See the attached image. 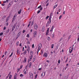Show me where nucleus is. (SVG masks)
Listing matches in <instances>:
<instances>
[{
    "mask_svg": "<svg viewBox=\"0 0 79 79\" xmlns=\"http://www.w3.org/2000/svg\"><path fill=\"white\" fill-rule=\"evenodd\" d=\"M20 77H23L24 76V75L22 74H21L20 75Z\"/></svg>",
    "mask_w": 79,
    "mask_h": 79,
    "instance_id": "25",
    "label": "nucleus"
},
{
    "mask_svg": "<svg viewBox=\"0 0 79 79\" xmlns=\"http://www.w3.org/2000/svg\"><path fill=\"white\" fill-rule=\"evenodd\" d=\"M58 11L59 12H60V11H61V9H59L58 10Z\"/></svg>",
    "mask_w": 79,
    "mask_h": 79,
    "instance_id": "64",
    "label": "nucleus"
},
{
    "mask_svg": "<svg viewBox=\"0 0 79 79\" xmlns=\"http://www.w3.org/2000/svg\"><path fill=\"white\" fill-rule=\"evenodd\" d=\"M53 66H51V69H53Z\"/></svg>",
    "mask_w": 79,
    "mask_h": 79,
    "instance_id": "63",
    "label": "nucleus"
},
{
    "mask_svg": "<svg viewBox=\"0 0 79 79\" xmlns=\"http://www.w3.org/2000/svg\"><path fill=\"white\" fill-rule=\"evenodd\" d=\"M31 64H32V63L30 62L29 64V68H30L31 67Z\"/></svg>",
    "mask_w": 79,
    "mask_h": 79,
    "instance_id": "12",
    "label": "nucleus"
},
{
    "mask_svg": "<svg viewBox=\"0 0 79 79\" xmlns=\"http://www.w3.org/2000/svg\"><path fill=\"white\" fill-rule=\"evenodd\" d=\"M62 18V15H60L59 17V19H61V18Z\"/></svg>",
    "mask_w": 79,
    "mask_h": 79,
    "instance_id": "42",
    "label": "nucleus"
},
{
    "mask_svg": "<svg viewBox=\"0 0 79 79\" xmlns=\"http://www.w3.org/2000/svg\"><path fill=\"white\" fill-rule=\"evenodd\" d=\"M10 7V5H8V7H7V9H8Z\"/></svg>",
    "mask_w": 79,
    "mask_h": 79,
    "instance_id": "44",
    "label": "nucleus"
},
{
    "mask_svg": "<svg viewBox=\"0 0 79 79\" xmlns=\"http://www.w3.org/2000/svg\"><path fill=\"white\" fill-rule=\"evenodd\" d=\"M39 46L40 48V47H42V44H39Z\"/></svg>",
    "mask_w": 79,
    "mask_h": 79,
    "instance_id": "26",
    "label": "nucleus"
},
{
    "mask_svg": "<svg viewBox=\"0 0 79 79\" xmlns=\"http://www.w3.org/2000/svg\"><path fill=\"white\" fill-rule=\"evenodd\" d=\"M9 31H10V29H8V30H7L6 31V34H8V32H9Z\"/></svg>",
    "mask_w": 79,
    "mask_h": 79,
    "instance_id": "16",
    "label": "nucleus"
},
{
    "mask_svg": "<svg viewBox=\"0 0 79 79\" xmlns=\"http://www.w3.org/2000/svg\"><path fill=\"white\" fill-rule=\"evenodd\" d=\"M53 47H54V44H52L51 45V48H53Z\"/></svg>",
    "mask_w": 79,
    "mask_h": 79,
    "instance_id": "21",
    "label": "nucleus"
},
{
    "mask_svg": "<svg viewBox=\"0 0 79 79\" xmlns=\"http://www.w3.org/2000/svg\"><path fill=\"white\" fill-rule=\"evenodd\" d=\"M18 44H19V41H18L17 42V43H16V44L17 45H18Z\"/></svg>",
    "mask_w": 79,
    "mask_h": 79,
    "instance_id": "62",
    "label": "nucleus"
},
{
    "mask_svg": "<svg viewBox=\"0 0 79 79\" xmlns=\"http://www.w3.org/2000/svg\"><path fill=\"white\" fill-rule=\"evenodd\" d=\"M37 27H38V25L37 24H35L34 26V29L36 30H37Z\"/></svg>",
    "mask_w": 79,
    "mask_h": 79,
    "instance_id": "5",
    "label": "nucleus"
},
{
    "mask_svg": "<svg viewBox=\"0 0 79 79\" xmlns=\"http://www.w3.org/2000/svg\"><path fill=\"white\" fill-rule=\"evenodd\" d=\"M10 17V16H9L6 19H7V20H9Z\"/></svg>",
    "mask_w": 79,
    "mask_h": 79,
    "instance_id": "22",
    "label": "nucleus"
},
{
    "mask_svg": "<svg viewBox=\"0 0 79 79\" xmlns=\"http://www.w3.org/2000/svg\"><path fill=\"white\" fill-rule=\"evenodd\" d=\"M27 37L28 38H29V34H27Z\"/></svg>",
    "mask_w": 79,
    "mask_h": 79,
    "instance_id": "40",
    "label": "nucleus"
},
{
    "mask_svg": "<svg viewBox=\"0 0 79 79\" xmlns=\"http://www.w3.org/2000/svg\"><path fill=\"white\" fill-rule=\"evenodd\" d=\"M3 33L1 32L0 33V35L1 36V35H3Z\"/></svg>",
    "mask_w": 79,
    "mask_h": 79,
    "instance_id": "31",
    "label": "nucleus"
},
{
    "mask_svg": "<svg viewBox=\"0 0 79 79\" xmlns=\"http://www.w3.org/2000/svg\"><path fill=\"white\" fill-rule=\"evenodd\" d=\"M18 74H17L15 73V75L14 76H15V77H16V76H17Z\"/></svg>",
    "mask_w": 79,
    "mask_h": 79,
    "instance_id": "55",
    "label": "nucleus"
},
{
    "mask_svg": "<svg viewBox=\"0 0 79 79\" xmlns=\"http://www.w3.org/2000/svg\"><path fill=\"white\" fill-rule=\"evenodd\" d=\"M71 35H70L69 36V38H68L69 40V39H71Z\"/></svg>",
    "mask_w": 79,
    "mask_h": 79,
    "instance_id": "52",
    "label": "nucleus"
},
{
    "mask_svg": "<svg viewBox=\"0 0 79 79\" xmlns=\"http://www.w3.org/2000/svg\"><path fill=\"white\" fill-rule=\"evenodd\" d=\"M27 44H30V42H29V40H27Z\"/></svg>",
    "mask_w": 79,
    "mask_h": 79,
    "instance_id": "23",
    "label": "nucleus"
},
{
    "mask_svg": "<svg viewBox=\"0 0 79 79\" xmlns=\"http://www.w3.org/2000/svg\"><path fill=\"white\" fill-rule=\"evenodd\" d=\"M72 48H71V47H70L69 48V52H70V51H71V49Z\"/></svg>",
    "mask_w": 79,
    "mask_h": 79,
    "instance_id": "46",
    "label": "nucleus"
},
{
    "mask_svg": "<svg viewBox=\"0 0 79 79\" xmlns=\"http://www.w3.org/2000/svg\"><path fill=\"white\" fill-rule=\"evenodd\" d=\"M27 49L28 50H30V48L29 47V46H28V47L27 48Z\"/></svg>",
    "mask_w": 79,
    "mask_h": 79,
    "instance_id": "34",
    "label": "nucleus"
},
{
    "mask_svg": "<svg viewBox=\"0 0 79 79\" xmlns=\"http://www.w3.org/2000/svg\"><path fill=\"white\" fill-rule=\"evenodd\" d=\"M20 10L18 12V14H21V11H22V9H20Z\"/></svg>",
    "mask_w": 79,
    "mask_h": 79,
    "instance_id": "10",
    "label": "nucleus"
},
{
    "mask_svg": "<svg viewBox=\"0 0 79 79\" xmlns=\"http://www.w3.org/2000/svg\"><path fill=\"white\" fill-rule=\"evenodd\" d=\"M65 69V68L64 67L63 68V69H62V72H64V70Z\"/></svg>",
    "mask_w": 79,
    "mask_h": 79,
    "instance_id": "48",
    "label": "nucleus"
},
{
    "mask_svg": "<svg viewBox=\"0 0 79 79\" xmlns=\"http://www.w3.org/2000/svg\"><path fill=\"white\" fill-rule=\"evenodd\" d=\"M73 47L71 49V51H70V52H69L70 53H71L72 52H73Z\"/></svg>",
    "mask_w": 79,
    "mask_h": 79,
    "instance_id": "18",
    "label": "nucleus"
},
{
    "mask_svg": "<svg viewBox=\"0 0 79 79\" xmlns=\"http://www.w3.org/2000/svg\"><path fill=\"white\" fill-rule=\"evenodd\" d=\"M37 76H38V75L36 74L35 76V79H37Z\"/></svg>",
    "mask_w": 79,
    "mask_h": 79,
    "instance_id": "20",
    "label": "nucleus"
},
{
    "mask_svg": "<svg viewBox=\"0 0 79 79\" xmlns=\"http://www.w3.org/2000/svg\"><path fill=\"white\" fill-rule=\"evenodd\" d=\"M63 40V38H61L59 40V42H61Z\"/></svg>",
    "mask_w": 79,
    "mask_h": 79,
    "instance_id": "35",
    "label": "nucleus"
},
{
    "mask_svg": "<svg viewBox=\"0 0 79 79\" xmlns=\"http://www.w3.org/2000/svg\"><path fill=\"white\" fill-rule=\"evenodd\" d=\"M45 76V72L41 73V77H44Z\"/></svg>",
    "mask_w": 79,
    "mask_h": 79,
    "instance_id": "2",
    "label": "nucleus"
},
{
    "mask_svg": "<svg viewBox=\"0 0 79 79\" xmlns=\"http://www.w3.org/2000/svg\"><path fill=\"white\" fill-rule=\"evenodd\" d=\"M15 27H16V24H14L13 25V27H12V31H13V30H14V29H15Z\"/></svg>",
    "mask_w": 79,
    "mask_h": 79,
    "instance_id": "7",
    "label": "nucleus"
},
{
    "mask_svg": "<svg viewBox=\"0 0 79 79\" xmlns=\"http://www.w3.org/2000/svg\"><path fill=\"white\" fill-rule=\"evenodd\" d=\"M42 9H43V8H42V7H41L40 8V10L41 11H42Z\"/></svg>",
    "mask_w": 79,
    "mask_h": 79,
    "instance_id": "59",
    "label": "nucleus"
},
{
    "mask_svg": "<svg viewBox=\"0 0 79 79\" xmlns=\"http://www.w3.org/2000/svg\"><path fill=\"white\" fill-rule=\"evenodd\" d=\"M33 73H31V74L30 75V78H32V79H33Z\"/></svg>",
    "mask_w": 79,
    "mask_h": 79,
    "instance_id": "9",
    "label": "nucleus"
},
{
    "mask_svg": "<svg viewBox=\"0 0 79 79\" xmlns=\"http://www.w3.org/2000/svg\"><path fill=\"white\" fill-rule=\"evenodd\" d=\"M41 7H42V6L41 5H40V6H38V7L37 8L38 9H39V8H40Z\"/></svg>",
    "mask_w": 79,
    "mask_h": 79,
    "instance_id": "30",
    "label": "nucleus"
},
{
    "mask_svg": "<svg viewBox=\"0 0 79 79\" xmlns=\"http://www.w3.org/2000/svg\"><path fill=\"white\" fill-rule=\"evenodd\" d=\"M58 63L59 64L60 63V60H59L58 61Z\"/></svg>",
    "mask_w": 79,
    "mask_h": 79,
    "instance_id": "37",
    "label": "nucleus"
},
{
    "mask_svg": "<svg viewBox=\"0 0 79 79\" xmlns=\"http://www.w3.org/2000/svg\"><path fill=\"white\" fill-rule=\"evenodd\" d=\"M27 52L26 51V50H25V51L23 52V54H24V55H25L26 54Z\"/></svg>",
    "mask_w": 79,
    "mask_h": 79,
    "instance_id": "14",
    "label": "nucleus"
},
{
    "mask_svg": "<svg viewBox=\"0 0 79 79\" xmlns=\"http://www.w3.org/2000/svg\"><path fill=\"white\" fill-rule=\"evenodd\" d=\"M48 66V65L47 64H44V67H45V68H46V66Z\"/></svg>",
    "mask_w": 79,
    "mask_h": 79,
    "instance_id": "32",
    "label": "nucleus"
},
{
    "mask_svg": "<svg viewBox=\"0 0 79 79\" xmlns=\"http://www.w3.org/2000/svg\"><path fill=\"white\" fill-rule=\"evenodd\" d=\"M47 40H50V37H48V38H47Z\"/></svg>",
    "mask_w": 79,
    "mask_h": 79,
    "instance_id": "38",
    "label": "nucleus"
},
{
    "mask_svg": "<svg viewBox=\"0 0 79 79\" xmlns=\"http://www.w3.org/2000/svg\"><path fill=\"white\" fill-rule=\"evenodd\" d=\"M5 29H6V27L5 26L3 28V30L5 31Z\"/></svg>",
    "mask_w": 79,
    "mask_h": 79,
    "instance_id": "51",
    "label": "nucleus"
},
{
    "mask_svg": "<svg viewBox=\"0 0 79 79\" xmlns=\"http://www.w3.org/2000/svg\"><path fill=\"white\" fill-rule=\"evenodd\" d=\"M17 54H18V55H19V50L18 49H17Z\"/></svg>",
    "mask_w": 79,
    "mask_h": 79,
    "instance_id": "13",
    "label": "nucleus"
},
{
    "mask_svg": "<svg viewBox=\"0 0 79 79\" xmlns=\"http://www.w3.org/2000/svg\"><path fill=\"white\" fill-rule=\"evenodd\" d=\"M34 47V44H33L32 45V48H33Z\"/></svg>",
    "mask_w": 79,
    "mask_h": 79,
    "instance_id": "45",
    "label": "nucleus"
},
{
    "mask_svg": "<svg viewBox=\"0 0 79 79\" xmlns=\"http://www.w3.org/2000/svg\"><path fill=\"white\" fill-rule=\"evenodd\" d=\"M79 35H78L77 39V42H79Z\"/></svg>",
    "mask_w": 79,
    "mask_h": 79,
    "instance_id": "19",
    "label": "nucleus"
},
{
    "mask_svg": "<svg viewBox=\"0 0 79 79\" xmlns=\"http://www.w3.org/2000/svg\"><path fill=\"white\" fill-rule=\"evenodd\" d=\"M25 70H26V69H24V70L23 71V73H24V74H26V71H25Z\"/></svg>",
    "mask_w": 79,
    "mask_h": 79,
    "instance_id": "15",
    "label": "nucleus"
},
{
    "mask_svg": "<svg viewBox=\"0 0 79 79\" xmlns=\"http://www.w3.org/2000/svg\"><path fill=\"white\" fill-rule=\"evenodd\" d=\"M27 60V59L26 57H25L24 59V61L25 63H26V62Z\"/></svg>",
    "mask_w": 79,
    "mask_h": 79,
    "instance_id": "24",
    "label": "nucleus"
},
{
    "mask_svg": "<svg viewBox=\"0 0 79 79\" xmlns=\"http://www.w3.org/2000/svg\"><path fill=\"white\" fill-rule=\"evenodd\" d=\"M40 10H39L37 12V14H39V13H40Z\"/></svg>",
    "mask_w": 79,
    "mask_h": 79,
    "instance_id": "36",
    "label": "nucleus"
},
{
    "mask_svg": "<svg viewBox=\"0 0 79 79\" xmlns=\"http://www.w3.org/2000/svg\"><path fill=\"white\" fill-rule=\"evenodd\" d=\"M30 61H31V59H32V57L31 56H30Z\"/></svg>",
    "mask_w": 79,
    "mask_h": 79,
    "instance_id": "41",
    "label": "nucleus"
},
{
    "mask_svg": "<svg viewBox=\"0 0 79 79\" xmlns=\"http://www.w3.org/2000/svg\"><path fill=\"white\" fill-rule=\"evenodd\" d=\"M51 19H52V17L51 16H50L49 17V21L51 20Z\"/></svg>",
    "mask_w": 79,
    "mask_h": 79,
    "instance_id": "27",
    "label": "nucleus"
},
{
    "mask_svg": "<svg viewBox=\"0 0 79 79\" xmlns=\"http://www.w3.org/2000/svg\"><path fill=\"white\" fill-rule=\"evenodd\" d=\"M43 56L46 57H47V56H48V54H47V53L46 52H44L43 55Z\"/></svg>",
    "mask_w": 79,
    "mask_h": 79,
    "instance_id": "3",
    "label": "nucleus"
},
{
    "mask_svg": "<svg viewBox=\"0 0 79 79\" xmlns=\"http://www.w3.org/2000/svg\"><path fill=\"white\" fill-rule=\"evenodd\" d=\"M54 36H55V34H52V37H53H53H54Z\"/></svg>",
    "mask_w": 79,
    "mask_h": 79,
    "instance_id": "39",
    "label": "nucleus"
},
{
    "mask_svg": "<svg viewBox=\"0 0 79 79\" xmlns=\"http://www.w3.org/2000/svg\"><path fill=\"white\" fill-rule=\"evenodd\" d=\"M45 30V26H43L42 28L41 31L42 32H44Z\"/></svg>",
    "mask_w": 79,
    "mask_h": 79,
    "instance_id": "8",
    "label": "nucleus"
},
{
    "mask_svg": "<svg viewBox=\"0 0 79 79\" xmlns=\"http://www.w3.org/2000/svg\"><path fill=\"white\" fill-rule=\"evenodd\" d=\"M41 55H42L44 53V51H41Z\"/></svg>",
    "mask_w": 79,
    "mask_h": 79,
    "instance_id": "60",
    "label": "nucleus"
},
{
    "mask_svg": "<svg viewBox=\"0 0 79 79\" xmlns=\"http://www.w3.org/2000/svg\"><path fill=\"white\" fill-rule=\"evenodd\" d=\"M11 77H12V75H10L9 77V79H11Z\"/></svg>",
    "mask_w": 79,
    "mask_h": 79,
    "instance_id": "43",
    "label": "nucleus"
},
{
    "mask_svg": "<svg viewBox=\"0 0 79 79\" xmlns=\"http://www.w3.org/2000/svg\"><path fill=\"white\" fill-rule=\"evenodd\" d=\"M6 24V26H8V23L7 22Z\"/></svg>",
    "mask_w": 79,
    "mask_h": 79,
    "instance_id": "61",
    "label": "nucleus"
},
{
    "mask_svg": "<svg viewBox=\"0 0 79 79\" xmlns=\"http://www.w3.org/2000/svg\"><path fill=\"white\" fill-rule=\"evenodd\" d=\"M17 25L18 26H19H19H21V24H20V23H18Z\"/></svg>",
    "mask_w": 79,
    "mask_h": 79,
    "instance_id": "54",
    "label": "nucleus"
},
{
    "mask_svg": "<svg viewBox=\"0 0 79 79\" xmlns=\"http://www.w3.org/2000/svg\"><path fill=\"white\" fill-rule=\"evenodd\" d=\"M21 31H20L17 34V37L16 39H15V40H16V39H18V37H19V35H21Z\"/></svg>",
    "mask_w": 79,
    "mask_h": 79,
    "instance_id": "1",
    "label": "nucleus"
},
{
    "mask_svg": "<svg viewBox=\"0 0 79 79\" xmlns=\"http://www.w3.org/2000/svg\"><path fill=\"white\" fill-rule=\"evenodd\" d=\"M6 16L5 15L4 16H3L2 17V19H4V18H6Z\"/></svg>",
    "mask_w": 79,
    "mask_h": 79,
    "instance_id": "50",
    "label": "nucleus"
},
{
    "mask_svg": "<svg viewBox=\"0 0 79 79\" xmlns=\"http://www.w3.org/2000/svg\"><path fill=\"white\" fill-rule=\"evenodd\" d=\"M18 27H16V29H15V31H17L18 30Z\"/></svg>",
    "mask_w": 79,
    "mask_h": 79,
    "instance_id": "47",
    "label": "nucleus"
},
{
    "mask_svg": "<svg viewBox=\"0 0 79 79\" xmlns=\"http://www.w3.org/2000/svg\"><path fill=\"white\" fill-rule=\"evenodd\" d=\"M48 18H49V16H47L46 18V19L47 20L48 19Z\"/></svg>",
    "mask_w": 79,
    "mask_h": 79,
    "instance_id": "29",
    "label": "nucleus"
},
{
    "mask_svg": "<svg viewBox=\"0 0 79 79\" xmlns=\"http://www.w3.org/2000/svg\"><path fill=\"white\" fill-rule=\"evenodd\" d=\"M22 51L23 52H24V47H23V49H22Z\"/></svg>",
    "mask_w": 79,
    "mask_h": 79,
    "instance_id": "53",
    "label": "nucleus"
},
{
    "mask_svg": "<svg viewBox=\"0 0 79 79\" xmlns=\"http://www.w3.org/2000/svg\"><path fill=\"white\" fill-rule=\"evenodd\" d=\"M24 32H26V31L25 30H23V33H24Z\"/></svg>",
    "mask_w": 79,
    "mask_h": 79,
    "instance_id": "58",
    "label": "nucleus"
},
{
    "mask_svg": "<svg viewBox=\"0 0 79 79\" xmlns=\"http://www.w3.org/2000/svg\"><path fill=\"white\" fill-rule=\"evenodd\" d=\"M48 32H49V28H47V30L46 32V35H47L48 34Z\"/></svg>",
    "mask_w": 79,
    "mask_h": 79,
    "instance_id": "6",
    "label": "nucleus"
},
{
    "mask_svg": "<svg viewBox=\"0 0 79 79\" xmlns=\"http://www.w3.org/2000/svg\"><path fill=\"white\" fill-rule=\"evenodd\" d=\"M13 52H12L11 53V55L9 57H11V56H12L13 55Z\"/></svg>",
    "mask_w": 79,
    "mask_h": 79,
    "instance_id": "28",
    "label": "nucleus"
},
{
    "mask_svg": "<svg viewBox=\"0 0 79 79\" xmlns=\"http://www.w3.org/2000/svg\"><path fill=\"white\" fill-rule=\"evenodd\" d=\"M35 58H33V62H35Z\"/></svg>",
    "mask_w": 79,
    "mask_h": 79,
    "instance_id": "33",
    "label": "nucleus"
},
{
    "mask_svg": "<svg viewBox=\"0 0 79 79\" xmlns=\"http://www.w3.org/2000/svg\"><path fill=\"white\" fill-rule=\"evenodd\" d=\"M58 6V5H57V4H56V5H55L54 6H53V9H55V8H56V6Z\"/></svg>",
    "mask_w": 79,
    "mask_h": 79,
    "instance_id": "17",
    "label": "nucleus"
},
{
    "mask_svg": "<svg viewBox=\"0 0 79 79\" xmlns=\"http://www.w3.org/2000/svg\"><path fill=\"white\" fill-rule=\"evenodd\" d=\"M23 65H21L20 67V69H21L23 68Z\"/></svg>",
    "mask_w": 79,
    "mask_h": 79,
    "instance_id": "57",
    "label": "nucleus"
},
{
    "mask_svg": "<svg viewBox=\"0 0 79 79\" xmlns=\"http://www.w3.org/2000/svg\"><path fill=\"white\" fill-rule=\"evenodd\" d=\"M48 5H49V3H48L46 5V6H48Z\"/></svg>",
    "mask_w": 79,
    "mask_h": 79,
    "instance_id": "56",
    "label": "nucleus"
},
{
    "mask_svg": "<svg viewBox=\"0 0 79 79\" xmlns=\"http://www.w3.org/2000/svg\"><path fill=\"white\" fill-rule=\"evenodd\" d=\"M53 29H54V26H52V27L51 29L53 30Z\"/></svg>",
    "mask_w": 79,
    "mask_h": 79,
    "instance_id": "49",
    "label": "nucleus"
},
{
    "mask_svg": "<svg viewBox=\"0 0 79 79\" xmlns=\"http://www.w3.org/2000/svg\"><path fill=\"white\" fill-rule=\"evenodd\" d=\"M37 36V31H35L34 33L33 36L35 37Z\"/></svg>",
    "mask_w": 79,
    "mask_h": 79,
    "instance_id": "4",
    "label": "nucleus"
},
{
    "mask_svg": "<svg viewBox=\"0 0 79 79\" xmlns=\"http://www.w3.org/2000/svg\"><path fill=\"white\" fill-rule=\"evenodd\" d=\"M48 25H49V21H48V22L46 25V27H48Z\"/></svg>",
    "mask_w": 79,
    "mask_h": 79,
    "instance_id": "11",
    "label": "nucleus"
}]
</instances>
